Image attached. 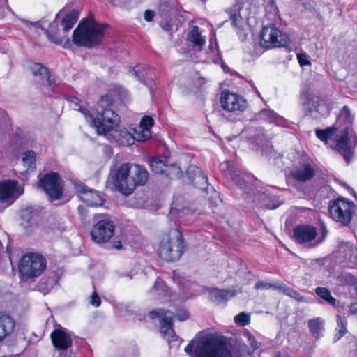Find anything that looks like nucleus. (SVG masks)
Listing matches in <instances>:
<instances>
[{"mask_svg":"<svg viewBox=\"0 0 357 357\" xmlns=\"http://www.w3.org/2000/svg\"><path fill=\"white\" fill-rule=\"evenodd\" d=\"M222 83L220 84V86H222ZM219 96V102L221 105V106L223 107V91H221V89L218 92Z\"/></svg>","mask_w":357,"mask_h":357,"instance_id":"e2e57ef3","label":"nucleus"},{"mask_svg":"<svg viewBox=\"0 0 357 357\" xmlns=\"http://www.w3.org/2000/svg\"><path fill=\"white\" fill-rule=\"evenodd\" d=\"M33 76L39 77L40 81L46 86L53 89L55 84L52 79L50 70L41 63H33L29 67Z\"/></svg>","mask_w":357,"mask_h":357,"instance_id":"6ab92c4d","label":"nucleus"},{"mask_svg":"<svg viewBox=\"0 0 357 357\" xmlns=\"http://www.w3.org/2000/svg\"><path fill=\"white\" fill-rule=\"evenodd\" d=\"M187 245L182 232L179 229H170L160 240L158 253L159 257L168 262L180 259L185 252Z\"/></svg>","mask_w":357,"mask_h":357,"instance_id":"20e7f679","label":"nucleus"},{"mask_svg":"<svg viewBox=\"0 0 357 357\" xmlns=\"http://www.w3.org/2000/svg\"><path fill=\"white\" fill-rule=\"evenodd\" d=\"M230 20L231 25L236 29L237 34L241 40L243 41L247 38V33L243 30V19L241 15L236 13L230 15Z\"/></svg>","mask_w":357,"mask_h":357,"instance_id":"2f4dec72","label":"nucleus"},{"mask_svg":"<svg viewBox=\"0 0 357 357\" xmlns=\"http://www.w3.org/2000/svg\"><path fill=\"white\" fill-rule=\"evenodd\" d=\"M354 120V116L351 114V112L349 108L347 106H344L340 111V115L338 116V121L341 123L344 121V128H349V131H351V124Z\"/></svg>","mask_w":357,"mask_h":357,"instance_id":"c9c22d12","label":"nucleus"},{"mask_svg":"<svg viewBox=\"0 0 357 357\" xmlns=\"http://www.w3.org/2000/svg\"><path fill=\"white\" fill-rule=\"evenodd\" d=\"M289 38L282 33L273 24L263 27L260 33V44L266 48L285 47Z\"/></svg>","mask_w":357,"mask_h":357,"instance_id":"9d476101","label":"nucleus"},{"mask_svg":"<svg viewBox=\"0 0 357 357\" xmlns=\"http://www.w3.org/2000/svg\"><path fill=\"white\" fill-rule=\"evenodd\" d=\"M79 12L77 10H72L67 13L61 22L63 31H69L77 22Z\"/></svg>","mask_w":357,"mask_h":357,"instance_id":"c756f323","label":"nucleus"},{"mask_svg":"<svg viewBox=\"0 0 357 357\" xmlns=\"http://www.w3.org/2000/svg\"><path fill=\"white\" fill-rule=\"evenodd\" d=\"M149 166L151 170L155 174H163L166 173L165 168L167 167V165L159 158H152L150 160Z\"/></svg>","mask_w":357,"mask_h":357,"instance_id":"58836bf2","label":"nucleus"},{"mask_svg":"<svg viewBox=\"0 0 357 357\" xmlns=\"http://www.w3.org/2000/svg\"><path fill=\"white\" fill-rule=\"evenodd\" d=\"M225 336V357H243L245 354V344L241 335L227 331Z\"/></svg>","mask_w":357,"mask_h":357,"instance_id":"f8f14e48","label":"nucleus"},{"mask_svg":"<svg viewBox=\"0 0 357 357\" xmlns=\"http://www.w3.org/2000/svg\"><path fill=\"white\" fill-rule=\"evenodd\" d=\"M278 289L282 291L285 295L296 300L298 302H307V298L305 296H301L298 291L283 283H279Z\"/></svg>","mask_w":357,"mask_h":357,"instance_id":"72a5a7b5","label":"nucleus"},{"mask_svg":"<svg viewBox=\"0 0 357 357\" xmlns=\"http://www.w3.org/2000/svg\"><path fill=\"white\" fill-rule=\"evenodd\" d=\"M315 294L324 300L328 304L335 307H339L340 301H337L332 295L330 290L326 287H318L314 289Z\"/></svg>","mask_w":357,"mask_h":357,"instance_id":"7c9ffc66","label":"nucleus"},{"mask_svg":"<svg viewBox=\"0 0 357 357\" xmlns=\"http://www.w3.org/2000/svg\"><path fill=\"white\" fill-rule=\"evenodd\" d=\"M109 178L121 194L128 196L132 194L137 187L143 186L146 183L149 173L141 165L125 162L112 167L109 171Z\"/></svg>","mask_w":357,"mask_h":357,"instance_id":"f257e3e1","label":"nucleus"},{"mask_svg":"<svg viewBox=\"0 0 357 357\" xmlns=\"http://www.w3.org/2000/svg\"><path fill=\"white\" fill-rule=\"evenodd\" d=\"M349 312L352 315L357 316V303H352L349 306Z\"/></svg>","mask_w":357,"mask_h":357,"instance_id":"052dcab7","label":"nucleus"},{"mask_svg":"<svg viewBox=\"0 0 357 357\" xmlns=\"http://www.w3.org/2000/svg\"><path fill=\"white\" fill-rule=\"evenodd\" d=\"M161 28L165 31H171L172 29V25L169 21L164 20L160 23Z\"/></svg>","mask_w":357,"mask_h":357,"instance_id":"13d9d810","label":"nucleus"},{"mask_svg":"<svg viewBox=\"0 0 357 357\" xmlns=\"http://www.w3.org/2000/svg\"><path fill=\"white\" fill-rule=\"evenodd\" d=\"M192 182L196 188L202 190L207 189L208 185L207 175L200 170L194 174Z\"/></svg>","mask_w":357,"mask_h":357,"instance_id":"f704fd0d","label":"nucleus"},{"mask_svg":"<svg viewBox=\"0 0 357 357\" xmlns=\"http://www.w3.org/2000/svg\"><path fill=\"white\" fill-rule=\"evenodd\" d=\"M167 312V310L161 309V308L154 309L150 312L149 317L151 319H154L157 317H161V319H162V317H167L166 316Z\"/></svg>","mask_w":357,"mask_h":357,"instance_id":"3c124183","label":"nucleus"},{"mask_svg":"<svg viewBox=\"0 0 357 357\" xmlns=\"http://www.w3.org/2000/svg\"><path fill=\"white\" fill-rule=\"evenodd\" d=\"M90 303L91 305L99 307L101 304V299L96 291H93L91 295Z\"/></svg>","mask_w":357,"mask_h":357,"instance_id":"5fc2aeb1","label":"nucleus"},{"mask_svg":"<svg viewBox=\"0 0 357 357\" xmlns=\"http://www.w3.org/2000/svg\"><path fill=\"white\" fill-rule=\"evenodd\" d=\"M279 284H271V283H268V282H265L264 281H258L255 285V288L256 289H269L271 288H273V289H278V287Z\"/></svg>","mask_w":357,"mask_h":357,"instance_id":"8fccbe9b","label":"nucleus"},{"mask_svg":"<svg viewBox=\"0 0 357 357\" xmlns=\"http://www.w3.org/2000/svg\"><path fill=\"white\" fill-rule=\"evenodd\" d=\"M76 192L80 199L87 205L98 206L102 204V199L99 192L83 183L76 185Z\"/></svg>","mask_w":357,"mask_h":357,"instance_id":"dca6fc26","label":"nucleus"},{"mask_svg":"<svg viewBox=\"0 0 357 357\" xmlns=\"http://www.w3.org/2000/svg\"><path fill=\"white\" fill-rule=\"evenodd\" d=\"M109 27L108 24L98 23L93 17L84 18L73 31L72 41L78 47H96L102 43Z\"/></svg>","mask_w":357,"mask_h":357,"instance_id":"7ed1b4c3","label":"nucleus"},{"mask_svg":"<svg viewBox=\"0 0 357 357\" xmlns=\"http://www.w3.org/2000/svg\"><path fill=\"white\" fill-rule=\"evenodd\" d=\"M152 290L159 296L164 297L169 296V288L160 277H157Z\"/></svg>","mask_w":357,"mask_h":357,"instance_id":"e433bc0d","label":"nucleus"},{"mask_svg":"<svg viewBox=\"0 0 357 357\" xmlns=\"http://www.w3.org/2000/svg\"><path fill=\"white\" fill-rule=\"evenodd\" d=\"M190 357H223V336L199 332L184 349Z\"/></svg>","mask_w":357,"mask_h":357,"instance_id":"f03ea898","label":"nucleus"},{"mask_svg":"<svg viewBox=\"0 0 357 357\" xmlns=\"http://www.w3.org/2000/svg\"><path fill=\"white\" fill-rule=\"evenodd\" d=\"M326 234V231H324L322 237L312 243L317 236V229L308 225H299L294 228L293 239L300 245L313 248L317 246L324 241Z\"/></svg>","mask_w":357,"mask_h":357,"instance_id":"9b49d317","label":"nucleus"},{"mask_svg":"<svg viewBox=\"0 0 357 357\" xmlns=\"http://www.w3.org/2000/svg\"><path fill=\"white\" fill-rule=\"evenodd\" d=\"M187 40L191 43L194 47L201 50L202 46L205 45V38L201 35L198 26H194L187 34Z\"/></svg>","mask_w":357,"mask_h":357,"instance_id":"cd10ccee","label":"nucleus"},{"mask_svg":"<svg viewBox=\"0 0 357 357\" xmlns=\"http://www.w3.org/2000/svg\"><path fill=\"white\" fill-rule=\"evenodd\" d=\"M22 192L18 190V181L8 179L0 181V200L13 203Z\"/></svg>","mask_w":357,"mask_h":357,"instance_id":"4468645a","label":"nucleus"},{"mask_svg":"<svg viewBox=\"0 0 357 357\" xmlns=\"http://www.w3.org/2000/svg\"><path fill=\"white\" fill-rule=\"evenodd\" d=\"M22 161L28 168L31 167L35 165L36 153L32 150L26 151L23 155Z\"/></svg>","mask_w":357,"mask_h":357,"instance_id":"49530a36","label":"nucleus"},{"mask_svg":"<svg viewBox=\"0 0 357 357\" xmlns=\"http://www.w3.org/2000/svg\"><path fill=\"white\" fill-rule=\"evenodd\" d=\"M236 137H237V135H234V136H233V137H227V140H228V141H231L233 139H235V138H236Z\"/></svg>","mask_w":357,"mask_h":357,"instance_id":"774afa93","label":"nucleus"},{"mask_svg":"<svg viewBox=\"0 0 357 357\" xmlns=\"http://www.w3.org/2000/svg\"><path fill=\"white\" fill-rule=\"evenodd\" d=\"M34 25L36 27H41L45 31V34L51 43L56 45H61L62 43L63 40L60 36L59 29V23L56 19L50 23L48 28L46 29L41 26L39 22H36Z\"/></svg>","mask_w":357,"mask_h":357,"instance_id":"4be33fe9","label":"nucleus"},{"mask_svg":"<svg viewBox=\"0 0 357 357\" xmlns=\"http://www.w3.org/2000/svg\"><path fill=\"white\" fill-rule=\"evenodd\" d=\"M112 247L115 249L119 250L122 248L123 245L120 241H115L113 242Z\"/></svg>","mask_w":357,"mask_h":357,"instance_id":"680f3d73","label":"nucleus"},{"mask_svg":"<svg viewBox=\"0 0 357 357\" xmlns=\"http://www.w3.org/2000/svg\"><path fill=\"white\" fill-rule=\"evenodd\" d=\"M190 313L185 309H179L176 311L175 314V317L179 321H184L188 320L190 318Z\"/></svg>","mask_w":357,"mask_h":357,"instance_id":"603ef678","label":"nucleus"},{"mask_svg":"<svg viewBox=\"0 0 357 357\" xmlns=\"http://www.w3.org/2000/svg\"><path fill=\"white\" fill-rule=\"evenodd\" d=\"M238 264V261L236 260L234 262H233L232 264H230L229 263L228 264V266L229 267H233L234 265H237Z\"/></svg>","mask_w":357,"mask_h":357,"instance_id":"69168bd1","label":"nucleus"},{"mask_svg":"<svg viewBox=\"0 0 357 357\" xmlns=\"http://www.w3.org/2000/svg\"><path fill=\"white\" fill-rule=\"evenodd\" d=\"M153 124L154 121L151 116L147 115L144 116L139 123L141 133H139L137 140L146 141L150 139L151 137L150 129L153 127Z\"/></svg>","mask_w":357,"mask_h":357,"instance_id":"bb28decb","label":"nucleus"},{"mask_svg":"<svg viewBox=\"0 0 357 357\" xmlns=\"http://www.w3.org/2000/svg\"><path fill=\"white\" fill-rule=\"evenodd\" d=\"M155 15V11L152 10H145L144 12V20L146 21V22H151L153 21L154 17Z\"/></svg>","mask_w":357,"mask_h":357,"instance_id":"4d7b16f0","label":"nucleus"},{"mask_svg":"<svg viewBox=\"0 0 357 357\" xmlns=\"http://www.w3.org/2000/svg\"><path fill=\"white\" fill-rule=\"evenodd\" d=\"M339 279L340 281L344 282L348 285H354L356 282V278L351 275V273H342L339 276Z\"/></svg>","mask_w":357,"mask_h":357,"instance_id":"09e8293b","label":"nucleus"},{"mask_svg":"<svg viewBox=\"0 0 357 357\" xmlns=\"http://www.w3.org/2000/svg\"><path fill=\"white\" fill-rule=\"evenodd\" d=\"M66 101L68 102L69 107L73 110L79 112L85 118V120L89 122L91 127H97L99 131H104L105 129L102 128L98 119H94V116L90 109L89 105L83 103L82 101L77 96H67L66 97Z\"/></svg>","mask_w":357,"mask_h":357,"instance_id":"ddd939ff","label":"nucleus"},{"mask_svg":"<svg viewBox=\"0 0 357 357\" xmlns=\"http://www.w3.org/2000/svg\"><path fill=\"white\" fill-rule=\"evenodd\" d=\"M335 127H330L325 130L317 129L316 130V136L321 141L327 142L330 139L335 132L337 130Z\"/></svg>","mask_w":357,"mask_h":357,"instance_id":"79ce46f5","label":"nucleus"},{"mask_svg":"<svg viewBox=\"0 0 357 357\" xmlns=\"http://www.w3.org/2000/svg\"><path fill=\"white\" fill-rule=\"evenodd\" d=\"M117 127L111 130L114 140L123 146H128L134 143L135 138L126 129L117 130Z\"/></svg>","mask_w":357,"mask_h":357,"instance_id":"393cba45","label":"nucleus"},{"mask_svg":"<svg viewBox=\"0 0 357 357\" xmlns=\"http://www.w3.org/2000/svg\"><path fill=\"white\" fill-rule=\"evenodd\" d=\"M275 357H289V355L287 354H278L276 355Z\"/></svg>","mask_w":357,"mask_h":357,"instance_id":"338daca9","label":"nucleus"},{"mask_svg":"<svg viewBox=\"0 0 357 357\" xmlns=\"http://www.w3.org/2000/svg\"><path fill=\"white\" fill-rule=\"evenodd\" d=\"M241 288L231 287L225 290V299L230 298L235 296L237 294L241 293Z\"/></svg>","mask_w":357,"mask_h":357,"instance_id":"864d4df0","label":"nucleus"},{"mask_svg":"<svg viewBox=\"0 0 357 357\" xmlns=\"http://www.w3.org/2000/svg\"><path fill=\"white\" fill-rule=\"evenodd\" d=\"M47 267L46 259L40 253L27 252L19 261L20 281L26 282L39 277Z\"/></svg>","mask_w":357,"mask_h":357,"instance_id":"423d86ee","label":"nucleus"},{"mask_svg":"<svg viewBox=\"0 0 357 357\" xmlns=\"http://www.w3.org/2000/svg\"><path fill=\"white\" fill-rule=\"evenodd\" d=\"M323 321L320 318L312 319L308 321V327L310 333L314 337H319L322 330Z\"/></svg>","mask_w":357,"mask_h":357,"instance_id":"ea45409f","label":"nucleus"},{"mask_svg":"<svg viewBox=\"0 0 357 357\" xmlns=\"http://www.w3.org/2000/svg\"><path fill=\"white\" fill-rule=\"evenodd\" d=\"M245 107L246 101L241 96L225 90V110L243 111Z\"/></svg>","mask_w":357,"mask_h":357,"instance_id":"aec40b11","label":"nucleus"},{"mask_svg":"<svg viewBox=\"0 0 357 357\" xmlns=\"http://www.w3.org/2000/svg\"><path fill=\"white\" fill-rule=\"evenodd\" d=\"M281 204V203H278L277 204H267V208H269V209H275L276 208H278L280 205Z\"/></svg>","mask_w":357,"mask_h":357,"instance_id":"0e129e2a","label":"nucleus"},{"mask_svg":"<svg viewBox=\"0 0 357 357\" xmlns=\"http://www.w3.org/2000/svg\"><path fill=\"white\" fill-rule=\"evenodd\" d=\"M173 326L172 317H164L160 320V333L169 342H176L178 340V336L176 334Z\"/></svg>","mask_w":357,"mask_h":357,"instance_id":"5701e85b","label":"nucleus"},{"mask_svg":"<svg viewBox=\"0 0 357 357\" xmlns=\"http://www.w3.org/2000/svg\"><path fill=\"white\" fill-rule=\"evenodd\" d=\"M297 58L301 66L310 65V62L307 59V56L305 54H298Z\"/></svg>","mask_w":357,"mask_h":357,"instance_id":"6e6d98bb","label":"nucleus"},{"mask_svg":"<svg viewBox=\"0 0 357 357\" xmlns=\"http://www.w3.org/2000/svg\"><path fill=\"white\" fill-rule=\"evenodd\" d=\"M134 76L142 84L152 88L154 83V69L145 64H137L132 68Z\"/></svg>","mask_w":357,"mask_h":357,"instance_id":"f3484780","label":"nucleus"},{"mask_svg":"<svg viewBox=\"0 0 357 357\" xmlns=\"http://www.w3.org/2000/svg\"><path fill=\"white\" fill-rule=\"evenodd\" d=\"M234 321L237 326H245L250 324V314L245 312H241L234 317Z\"/></svg>","mask_w":357,"mask_h":357,"instance_id":"37998d69","label":"nucleus"},{"mask_svg":"<svg viewBox=\"0 0 357 357\" xmlns=\"http://www.w3.org/2000/svg\"><path fill=\"white\" fill-rule=\"evenodd\" d=\"M15 326V321L10 315L0 312V342L13 331Z\"/></svg>","mask_w":357,"mask_h":357,"instance_id":"b1692460","label":"nucleus"},{"mask_svg":"<svg viewBox=\"0 0 357 357\" xmlns=\"http://www.w3.org/2000/svg\"><path fill=\"white\" fill-rule=\"evenodd\" d=\"M37 185L52 202L61 199L63 196L65 181L58 172L51 170L43 174Z\"/></svg>","mask_w":357,"mask_h":357,"instance_id":"0eeeda50","label":"nucleus"},{"mask_svg":"<svg viewBox=\"0 0 357 357\" xmlns=\"http://www.w3.org/2000/svg\"><path fill=\"white\" fill-rule=\"evenodd\" d=\"M304 102L303 103V109L310 115L313 112H317L319 106V102L317 98H310L307 95L303 96Z\"/></svg>","mask_w":357,"mask_h":357,"instance_id":"473e14b6","label":"nucleus"},{"mask_svg":"<svg viewBox=\"0 0 357 357\" xmlns=\"http://www.w3.org/2000/svg\"><path fill=\"white\" fill-rule=\"evenodd\" d=\"M209 297L213 301H222L223 299V289H211L209 291Z\"/></svg>","mask_w":357,"mask_h":357,"instance_id":"de8ad7c7","label":"nucleus"},{"mask_svg":"<svg viewBox=\"0 0 357 357\" xmlns=\"http://www.w3.org/2000/svg\"><path fill=\"white\" fill-rule=\"evenodd\" d=\"M355 248H356L349 242L342 243L340 245V253L342 254L344 259L348 261L349 259L353 257L355 252Z\"/></svg>","mask_w":357,"mask_h":357,"instance_id":"a19ab883","label":"nucleus"},{"mask_svg":"<svg viewBox=\"0 0 357 357\" xmlns=\"http://www.w3.org/2000/svg\"><path fill=\"white\" fill-rule=\"evenodd\" d=\"M291 174L297 181L305 182L310 180L315 174L314 165L308 162H300L291 171Z\"/></svg>","mask_w":357,"mask_h":357,"instance_id":"a211bd4d","label":"nucleus"},{"mask_svg":"<svg viewBox=\"0 0 357 357\" xmlns=\"http://www.w3.org/2000/svg\"><path fill=\"white\" fill-rule=\"evenodd\" d=\"M50 338L52 345L57 350L66 351L73 344L71 335L61 327L54 329L50 334Z\"/></svg>","mask_w":357,"mask_h":357,"instance_id":"2eb2a0df","label":"nucleus"},{"mask_svg":"<svg viewBox=\"0 0 357 357\" xmlns=\"http://www.w3.org/2000/svg\"><path fill=\"white\" fill-rule=\"evenodd\" d=\"M250 139L257 145L261 146L263 151H268L272 149L271 142L265 137L262 130L250 129L249 130Z\"/></svg>","mask_w":357,"mask_h":357,"instance_id":"a878e982","label":"nucleus"},{"mask_svg":"<svg viewBox=\"0 0 357 357\" xmlns=\"http://www.w3.org/2000/svg\"><path fill=\"white\" fill-rule=\"evenodd\" d=\"M337 323V333L334 336V341L337 342L340 340L347 332V326L343 323L341 317L340 315L336 316Z\"/></svg>","mask_w":357,"mask_h":357,"instance_id":"a18cd8bd","label":"nucleus"},{"mask_svg":"<svg viewBox=\"0 0 357 357\" xmlns=\"http://www.w3.org/2000/svg\"><path fill=\"white\" fill-rule=\"evenodd\" d=\"M116 91L111 89L106 94L101 96L98 101V105L101 110L98 111L94 119H98L102 128L105 130L99 131L97 127H93L99 135H106L119 126L120 123V116L112 109L114 103V97Z\"/></svg>","mask_w":357,"mask_h":357,"instance_id":"39448f33","label":"nucleus"},{"mask_svg":"<svg viewBox=\"0 0 357 357\" xmlns=\"http://www.w3.org/2000/svg\"><path fill=\"white\" fill-rule=\"evenodd\" d=\"M351 132L349 127L343 128L335 145V149L344 157L347 162H349L352 156V151L349 146V135Z\"/></svg>","mask_w":357,"mask_h":357,"instance_id":"412c9836","label":"nucleus"},{"mask_svg":"<svg viewBox=\"0 0 357 357\" xmlns=\"http://www.w3.org/2000/svg\"><path fill=\"white\" fill-rule=\"evenodd\" d=\"M348 261L350 263V266L352 268H357V248H355V252L351 259H349Z\"/></svg>","mask_w":357,"mask_h":357,"instance_id":"bf43d9fd","label":"nucleus"},{"mask_svg":"<svg viewBox=\"0 0 357 357\" xmlns=\"http://www.w3.org/2000/svg\"><path fill=\"white\" fill-rule=\"evenodd\" d=\"M354 208L355 205L353 202L341 198L331 202L328 211L334 220L345 226L350 223Z\"/></svg>","mask_w":357,"mask_h":357,"instance_id":"1a4fd4ad","label":"nucleus"},{"mask_svg":"<svg viewBox=\"0 0 357 357\" xmlns=\"http://www.w3.org/2000/svg\"><path fill=\"white\" fill-rule=\"evenodd\" d=\"M227 177L233 181V183L238 186L241 189L244 190L247 187V183L245 180L241 176V175L237 172L235 167L228 162L227 164Z\"/></svg>","mask_w":357,"mask_h":357,"instance_id":"c85d7f7f","label":"nucleus"},{"mask_svg":"<svg viewBox=\"0 0 357 357\" xmlns=\"http://www.w3.org/2000/svg\"><path fill=\"white\" fill-rule=\"evenodd\" d=\"M93 220L94 225L91 231L92 240L97 243L108 242L114 232V222L102 213L95 214Z\"/></svg>","mask_w":357,"mask_h":357,"instance_id":"6e6552de","label":"nucleus"},{"mask_svg":"<svg viewBox=\"0 0 357 357\" xmlns=\"http://www.w3.org/2000/svg\"><path fill=\"white\" fill-rule=\"evenodd\" d=\"M248 340V345L245 344V354H251L259 347L258 342L256 341L255 337L251 334L248 333L245 335Z\"/></svg>","mask_w":357,"mask_h":357,"instance_id":"c03bdc74","label":"nucleus"},{"mask_svg":"<svg viewBox=\"0 0 357 357\" xmlns=\"http://www.w3.org/2000/svg\"><path fill=\"white\" fill-rule=\"evenodd\" d=\"M277 117L278 115L274 111L264 109L255 114V119L258 121H264L267 122H273Z\"/></svg>","mask_w":357,"mask_h":357,"instance_id":"4c0bfd02","label":"nucleus"}]
</instances>
